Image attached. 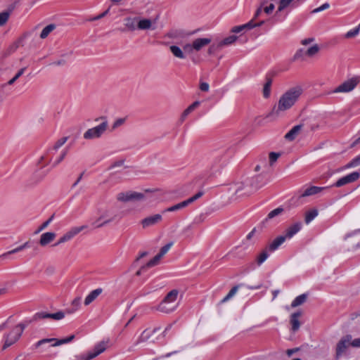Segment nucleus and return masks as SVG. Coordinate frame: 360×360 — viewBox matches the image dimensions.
Returning <instances> with one entry per match:
<instances>
[{
	"label": "nucleus",
	"instance_id": "obj_27",
	"mask_svg": "<svg viewBox=\"0 0 360 360\" xmlns=\"http://www.w3.org/2000/svg\"><path fill=\"white\" fill-rule=\"evenodd\" d=\"M271 84L272 79L270 77L266 78V82L263 88V96L266 98L269 97Z\"/></svg>",
	"mask_w": 360,
	"mask_h": 360
},
{
	"label": "nucleus",
	"instance_id": "obj_44",
	"mask_svg": "<svg viewBox=\"0 0 360 360\" xmlns=\"http://www.w3.org/2000/svg\"><path fill=\"white\" fill-rule=\"evenodd\" d=\"M126 27L129 29L130 30H134L136 29V27H135V23H134V19L131 18H127L126 19Z\"/></svg>",
	"mask_w": 360,
	"mask_h": 360
},
{
	"label": "nucleus",
	"instance_id": "obj_49",
	"mask_svg": "<svg viewBox=\"0 0 360 360\" xmlns=\"http://www.w3.org/2000/svg\"><path fill=\"white\" fill-rule=\"evenodd\" d=\"M193 43L192 42V44H186L184 46H183V49L184 51L188 52V53H192L193 51H195V49L193 47Z\"/></svg>",
	"mask_w": 360,
	"mask_h": 360
},
{
	"label": "nucleus",
	"instance_id": "obj_4",
	"mask_svg": "<svg viewBox=\"0 0 360 360\" xmlns=\"http://www.w3.org/2000/svg\"><path fill=\"white\" fill-rule=\"evenodd\" d=\"M99 120H104L100 125L88 129L84 134V138L86 139H91L94 138H98L100 137L104 131L107 129L108 127V122L106 121L105 117H101L99 118H96L95 121H98Z\"/></svg>",
	"mask_w": 360,
	"mask_h": 360
},
{
	"label": "nucleus",
	"instance_id": "obj_23",
	"mask_svg": "<svg viewBox=\"0 0 360 360\" xmlns=\"http://www.w3.org/2000/svg\"><path fill=\"white\" fill-rule=\"evenodd\" d=\"M318 215V210L313 208L307 211L305 214L304 221L306 224H309Z\"/></svg>",
	"mask_w": 360,
	"mask_h": 360
},
{
	"label": "nucleus",
	"instance_id": "obj_47",
	"mask_svg": "<svg viewBox=\"0 0 360 360\" xmlns=\"http://www.w3.org/2000/svg\"><path fill=\"white\" fill-rule=\"evenodd\" d=\"M86 226H82L79 227H75L70 230V231L72 233V236H75V235L78 234L79 232H81L82 230L86 229Z\"/></svg>",
	"mask_w": 360,
	"mask_h": 360
},
{
	"label": "nucleus",
	"instance_id": "obj_11",
	"mask_svg": "<svg viewBox=\"0 0 360 360\" xmlns=\"http://www.w3.org/2000/svg\"><path fill=\"white\" fill-rule=\"evenodd\" d=\"M162 215L160 214L148 217L141 220V224L143 228H146L159 223L162 220Z\"/></svg>",
	"mask_w": 360,
	"mask_h": 360
},
{
	"label": "nucleus",
	"instance_id": "obj_5",
	"mask_svg": "<svg viewBox=\"0 0 360 360\" xmlns=\"http://www.w3.org/2000/svg\"><path fill=\"white\" fill-rule=\"evenodd\" d=\"M179 291L178 290H172L169 292L164 300L161 302V303L158 305V309L163 313H169L173 311L174 308L169 307L167 304L174 302L178 296Z\"/></svg>",
	"mask_w": 360,
	"mask_h": 360
},
{
	"label": "nucleus",
	"instance_id": "obj_36",
	"mask_svg": "<svg viewBox=\"0 0 360 360\" xmlns=\"http://www.w3.org/2000/svg\"><path fill=\"white\" fill-rule=\"evenodd\" d=\"M173 245V243L170 242L163 247L161 248L158 255L160 256V257L162 258V257L169 251L170 248Z\"/></svg>",
	"mask_w": 360,
	"mask_h": 360
},
{
	"label": "nucleus",
	"instance_id": "obj_34",
	"mask_svg": "<svg viewBox=\"0 0 360 360\" xmlns=\"http://www.w3.org/2000/svg\"><path fill=\"white\" fill-rule=\"evenodd\" d=\"M10 16V12L9 11H4L0 13V26L4 25Z\"/></svg>",
	"mask_w": 360,
	"mask_h": 360
},
{
	"label": "nucleus",
	"instance_id": "obj_24",
	"mask_svg": "<svg viewBox=\"0 0 360 360\" xmlns=\"http://www.w3.org/2000/svg\"><path fill=\"white\" fill-rule=\"evenodd\" d=\"M56 25L54 24H50L47 26H46L41 31L40 34V38L42 39H46L49 34L55 30Z\"/></svg>",
	"mask_w": 360,
	"mask_h": 360
},
{
	"label": "nucleus",
	"instance_id": "obj_40",
	"mask_svg": "<svg viewBox=\"0 0 360 360\" xmlns=\"http://www.w3.org/2000/svg\"><path fill=\"white\" fill-rule=\"evenodd\" d=\"M283 212V209L281 207H278L271 212H270L268 214V219H272L274 217L281 214Z\"/></svg>",
	"mask_w": 360,
	"mask_h": 360
},
{
	"label": "nucleus",
	"instance_id": "obj_50",
	"mask_svg": "<svg viewBox=\"0 0 360 360\" xmlns=\"http://www.w3.org/2000/svg\"><path fill=\"white\" fill-rule=\"evenodd\" d=\"M146 330H144L140 338H139V340L137 342V344H139L141 342H145L146 340L149 338V335H146Z\"/></svg>",
	"mask_w": 360,
	"mask_h": 360
},
{
	"label": "nucleus",
	"instance_id": "obj_8",
	"mask_svg": "<svg viewBox=\"0 0 360 360\" xmlns=\"http://www.w3.org/2000/svg\"><path fill=\"white\" fill-rule=\"evenodd\" d=\"M352 340V336L347 335L344 336L337 344L336 347V356L338 357L342 353H344L347 348L351 345L350 341Z\"/></svg>",
	"mask_w": 360,
	"mask_h": 360
},
{
	"label": "nucleus",
	"instance_id": "obj_33",
	"mask_svg": "<svg viewBox=\"0 0 360 360\" xmlns=\"http://www.w3.org/2000/svg\"><path fill=\"white\" fill-rule=\"evenodd\" d=\"M74 236H72V233L69 231L65 234H64L59 240L53 245V246H56L60 243H65L68 240H70Z\"/></svg>",
	"mask_w": 360,
	"mask_h": 360
},
{
	"label": "nucleus",
	"instance_id": "obj_63",
	"mask_svg": "<svg viewBox=\"0 0 360 360\" xmlns=\"http://www.w3.org/2000/svg\"><path fill=\"white\" fill-rule=\"evenodd\" d=\"M243 26H245V29H252V28L255 27V24H253L252 21H250L245 25H243Z\"/></svg>",
	"mask_w": 360,
	"mask_h": 360
},
{
	"label": "nucleus",
	"instance_id": "obj_28",
	"mask_svg": "<svg viewBox=\"0 0 360 360\" xmlns=\"http://www.w3.org/2000/svg\"><path fill=\"white\" fill-rule=\"evenodd\" d=\"M108 341H102L94 347V351L99 355L103 353L108 347Z\"/></svg>",
	"mask_w": 360,
	"mask_h": 360
},
{
	"label": "nucleus",
	"instance_id": "obj_62",
	"mask_svg": "<svg viewBox=\"0 0 360 360\" xmlns=\"http://www.w3.org/2000/svg\"><path fill=\"white\" fill-rule=\"evenodd\" d=\"M299 350V348H294V349H288L286 351V354L288 356H290L293 353L297 352Z\"/></svg>",
	"mask_w": 360,
	"mask_h": 360
},
{
	"label": "nucleus",
	"instance_id": "obj_55",
	"mask_svg": "<svg viewBox=\"0 0 360 360\" xmlns=\"http://www.w3.org/2000/svg\"><path fill=\"white\" fill-rule=\"evenodd\" d=\"M274 9V4H270V5L269 6H266L264 8V11L266 14H270L273 11Z\"/></svg>",
	"mask_w": 360,
	"mask_h": 360
},
{
	"label": "nucleus",
	"instance_id": "obj_48",
	"mask_svg": "<svg viewBox=\"0 0 360 360\" xmlns=\"http://www.w3.org/2000/svg\"><path fill=\"white\" fill-rule=\"evenodd\" d=\"M221 49V47H218L217 44H212L210 46V48L207 50V53L209 55H212L217 51V50Z\"/></svg>",
	"mask_w": 360,
	"mask_h": 360
},
{
	"label": "nucleus",
	"instance_id": "obj_39",
	"mask_svg": "<svg viewBox=\"0 0 360 360\" xmlns=\"http://www.w3.org/2000/svg\"><path fill=\"white\" fill-rule=\"evenodd\" d=\"M54 215H52L48 220L44 221L36 231L35 233H38L41 231H42L44 229H45L49 224L51 222L52 219H53Z\"/></svg>",
	"mask_w": 360,
	"mask_h": 360
},
{
	"label": "nucleus",
	"instance_id": "obj_1",
	"mask_svg": "<svg viewBox=\"0 0 360 360\" xmlns=\"http://www.w3.org/2000/svg\"><path fill=\"white\" fill-rule=\"evenodd\" d=\"M302 94L300 86H295L285 91L279 98L277 106L273 108L276 115L292 108Z\"/></svg>",
	"mask_w": 360,
	"mask_h": 360
},
{
	"label": "nucleus",
	"instance_id": "obj_21",
	"mask_svg": "<svg viewBox=\"0 0 360 360\" xmlns=\"http://www.w3.org/2000/svg\"><path fill=\"white\" fill-rule=\"evenodd\" d=\"M169 50L173 53V55L179 59H184L186 58L185 54L183 51L177 46L172 45L169 47Z\"/></svg>",
	"mask_w": 360,
	"mask_h": 360
},
{
	"label": "nucleus",
	"instance_id": "obj_35",
	"mask_svg": "<svg viewBox=\"0 0 360 360\" xmlns=\"http://www.w3.org/2000/svg\"><path fill=\"white\" fill-rule=\"evenodd\" d=\"M280 156L281 153H279L271 152L269 155L270 166H272Z\"/></svg>",
	"mask_w": 360,
	"mask_h": 360
},
{
	"label": "nucleus",
	"instance_id": "obj_60",
	"mask_svg": "<svg viewBox=\"0 0 360 360\" xmlns=\"http://www.w3.org/2000/svg\"><path fill=\"white\" fill-rule=\"evenodd\" d=\"M124 163V161L123 160H119V161H117L115 162H114L110 167V169H113L114 167H120V166H122Z\"/></svg>",
	"mask_w": 360,
	"mask_h": 360
},
{
	"label": "nucleus",
	"instance_id": "obj_13",
	"mask_svg": "<svg viewBox=\"0 0 360 360\" xmlns=\"http://www.w3.org/2000/svg\"><path fill=\"white\" fill-rule=\"evenodd\" d=\"M56 235L53 232H46L43 233L39 240L41 246L44 247L51 243L56 238Z\"/></svg>",
	"mask_w": 360,
	"mask_h": 360
},
{
	"label": "nucleus",
	"instance_id": "obj_52",
	"mask_svg": "<svg viewBox=\"0 0 360 360\" xmlns=\"http://www.w3.org/2000/svg\"><path fill=\"white\" fill-rule=\"evenodd\" d=\"M329 6H329V4L328 3L323 4L321 6H320V7L313 10L312 13H317V12L321 11H323L325 9L328 8Z\"/></svg>",
	"mask_w": 360,
	"mask_h": 360
},
{
	"label": "nucleus",
	"instance_id": "obj_7",
	"mask_svg": "<svg viewBox=\"0 0 360 360\" xmlns=\"http://www.w3.org/2000/svg\"><path fill=\"white\" fill-rule=\"evenodd\" d=\"M74 338H75V335H72L66 338H63V339H60V340H58L56 338H45V339H42V340L38 341L36 343L35 346H36V347H39L44 343L54 342V343L52 345V346L56 347V346H59L63 344L68 343V342H71L72 340H74Z\"/></svg>",
	"mask_w": 360,
	"mask_h": 360
},
{
	"label": "nucleus",
	"instance_id": "obj_37",
	"mask_svg": "<svg viewBox=\"0 0 360 360\" xmlns=\"http://www.w3.org/2000/svg\"><path fill=\"white\" fill-rule=\"evenodd\" d=\"M239 288V285H235L233 286L229 292L227 294V295L223 299L222 302H226L228 300H229L231 297H232L238 291Z\"/></svg>",
	"mask_w": 360,
	"mask_h": 360
},
{
	"label": "nucleus",
	"instance_id": "obj_30",
	"mask_svg": "<svg viewBox=\"0 0 360 360\" xmlns=\"http://www.w3.org/2000/svg\"><path fill=\"white\" fill-rule=\"evenodd\" d=\"M320 50V48L318 44H314L311 47L309 48L306 52L305 54L308 56L309 57H313L314 56L316 55Z\"/></svg>",
	"mask_w": 360,
	"mask_h": 360
},
{
	"label": "nucleus",
	"instance_id": "obj_12",
	"mask_svg": "<svg viewBox=\"0 0 360 360\" xmlns=\"http://www.w3.org/2000/svg\"><path fill=\"white\" fill-rule=\"evenodd\" d=\"M212 39L210 38H197L193 41V48L195 51H200L205 46L210 44Z\"/></svg>",
	"mask_w": 360,
	"mask_h": 360
},
{
	"label": "nucleus",
	"instance_id": "obj_38",
	"mask_svg": "<svg viewBox=\"0 0 360 360\" xmlns=\"http://www.w3.org/2000/svg\"><path fill=\"white\" fill-rule=\"evenodd\" d=\"M359 30H360V23H359V25L356 28L354 29L353 30H350V31L347 32L345 34V38L350 39V38H352V37L356 36L359 34Z\"/></svg>",
	"mask_w": 360,
	"mask_h": 360
},
{
	"label": "nucleus",
	"instance_id": "obj_16",
	"mask_svg": "<svg viewBox=\"0 0 360 360\" xmlns=\"http://www.w3.org/2000/svg\"><path fill=\"white\" fill-rule=\"evenodd\" d=\"M302 224L300 222H297L291 226H290L285 230V234L284 236L285 238H292L295 233H297L301 229Z\"/></svg>",
	"mask_w": 360,
	"mask_h": 360
},
{
	"label": "nucleus",
	"instance_id": "obj_6",
	"mask_svg": "<svg viewBox=\"0 0 360 360\" xmlns=\"http://www.w3.org/2000/svg\"><path fill=\"white\" fill-rule=\"evenodd\" d=\"M359 82V79L358 77H352V78L345 81L344 82H342L338 86H337L333 91V92L334 94L350 92L353 89H354V88L357 86Z\"/></svg>",
	"mask_w": 360,
	"mask_h": 360
},
{
	"label": "nucleus",
	"instance_id": "obj_10",
	"mask_svg": "<svg viewBox=\"0 0 360 360\" xmlns=\"http://www.w3.org/2000/svg\"><path fill=\"white\" fill-rule=\"evenodd\" d=\"M65 317V313L62 311H58L54 314H49L46 312L37 313L34 316V319H53L56 320H60Z\"/></svg>",
	"mask_w": 360,
	"mask_h": 360
},
{
	"label": "nucleus",
	"instance_id": "obj_41",
	"mask_svg": "<svg viewBox=\"0 0 360 360\" xmlns=\"http://www.w3.org/2000/svg\"><path fill=\"white\" fill-rule=\"evenodd\" d=\"M360 165V155L352 160L349 163L345 166V168H350Z\"/></svg>",
	"mask_w": 360,
	"mask_h": 360
},
{
	"label": "nucleus",
	"instance_id": "obj_17",
	"mask_svg": "<svg viewBox=\"0 0 360 360\" xmlns=\"http://www.w3.org/2000/svg\"><path fill=\"white\" fill-rule=\"evenodd\" d=\"M325 189L324 187H318V186H310L309 188H307L304 193L301 195L302 198L316 195L317 193H319L322 192Z\"/></svg>",
	"mask_w": 360,
	"mask_h": 360
},
{
	"label": "nucleus",
	"instance_id": "obj_18",
	"mask_svg": "<svg viewBox=\"0 0 360 360\" xmlns=\"http://www.w3.org/2000/svg\"><path fill=\"white\" fill-rule=\"evenodd\" d=\"M285 239L286 238L284 236H280L277 237L268 246L269 250L271 252L276 250L283 243H284Z\"/></svg>",
	"mask_w": 360,
	"mask_h": 360
},
{
	"label": "nucleus",
	"instance_id": "obj_58",
	"mask_svg": "<svg viewBox=\"0 0 360 360\" xmlns=\"http://www.w3.org/2000/svg\"><path fill=\"white\" fill-rule=\"evenodd\" d=\"M97 356H98V354L95 351L94 352H89L88 354V355L86 356L85 360H91V359L96 357Z\"/></svg>",
	"mask_w": 360,
	"mask_h": 360
},
{
	"label": "nucleus",
	"instance_id": "obj_57",
	"mask_svg": "<svg viewBox=\"0 0 360 360\" xmlns=\"http://www.w3.org/2000/svg\"><path fill=\"white\" fill-rule=\"evenodd\" d=\"M351 346L354 347H360V338H356L350 341Z\"/></svg>",
	"mask_w": 360,
	"mask_h": 360
},
{
	"label": "nucleus",
	"instance_id": "obj_19",
	"mask_svg": "<svg viewBox=\"0 0 360 360\" xmlns=\"http://www.w3.org/2000/svg\"><path fill=\"white\" fill-rule=\"evenodd\" d=\"M102 292V289L98 288L92 292L85 298L84 304L89 305L91 304Z\"/></svg>",
	"mask_w": 360,
	"mask_h": 360
},
{
	"label": "nucleus",
	"instance_id": "obj_42",
	"mask_svg": "<svg viewBox=\"0 0 360 360\" xmlns=\"http://www.w3.org/2000/svg\"><path fill=\"white\" fill-rule=\"evenodd\" d=\"M27 246H28V242H26L23 245L16 248L15 249H13V250H11V251H8L7 253H5L4 255V256H5L6 255L14 254V253H15L17 252H19V251L23 250L24 248H27Z\"/></svg>",
	"mask_w": 360,
	"mask_h": 360
},
{
	"label": "nucleus",
	"instance_id": "obj_54",
	"mask_svg": "<svg viewBox=\"0 0 360 360\" xmlns=\"http://www.w3.org/2000/svg\"><path fill=\"white\" fill-rule=\"evenodd\" d=\"M303 56V50L299 49L293 56V60H297Z\"/></svg>",
	"mask_w": 360,
	"mask_h": 360
},
{
	"label": "nucleus",
	"instance_id": "obj_32",
	"mask_svg": "<svg viewBox=\"0 0 360 360\" xmlns=\"http://www.w3.org/2000/svg\"><path fill=\"white\" fill-rule=\"evenodd\" d=\"M268 257L266 249L264 250L257 257L256 262L257 265H261Z\"/></svg>",
	"mask_w": 360,
	"mask_h": 360
},
{
	"label": "nucleus",
	"instance_id": "obj_26",
	"mask_svg": "<svg viewBox=\"0 0 360 360\" xmlns=\"http://www.w3.org/2000/svg\"><path fill=\"white\" fill-rule=\"evenodd\" d=\"M245 189V184L242 181L236 182L234 184L232 191L234 195H240Z\"/></svg>",
	"mask_w": 360,
	"mask_h": 360
},
{
	"label": "nucleus",
	"instance_id": "obj_22",
	"mask_svg": "<svg viewBox=\"0 0 360 360\" xmlns=\"http://www.w3.org/2000/svg\"><path fill=\"white\" fill-rule=\"evenodd\" d=\"M307 299V294H302L297 297L292 302L291 307L295 308L304 304Z\"/></svg>",
	"mask_w": 360,
	"mask_h": 360
},
{
	"label": "nucleus",
	"instance_id": "obj_59",
	"mask_svg": "<svg viewBox=\"0 0 360 360\" xmlns=\"http://www.w3.org/2000/svg\"><path fill=\"white\" fill-rule=\"evenodd\" d=\"M314 41V38L304 39L301 41V44L304 46H307Z\"/></svg>",
	"mask_w": 360,
	"mask_h": 360
},
{
	"label": "nucleus",
	"instance_id": "obj_64",
	"mask_svg": "<svg viewBox=\"0 0 360 360\" xmlns=\"http://www.w3.org/2000/svg\"><path fill=\"white\" fill-rule=\"evenodd\" d=\"M203 191H198L195 195H194L192 198L193 199V200H198V198H200L201 196H202L203 195Z\"/></svg>",
	"mask_w": 360,
	"mask_h": 360
},
{
	"label": "nucleus",
	"instance_id": "obj_51",
	"mask_svg": "<svg viewBox=\"0 0 360 360\" xmlns=\"http://www.w3.org/2000/svg\"><path fill=\"white\" fill-rule=\"evenodd\" d=\"M125 122V118H120V119H117L113 124L112 125V129H115L117 127H118L119 126L122 125V124H124V122Z\"/></svg>",
	"mask_w": 360,
	"mask_h": 360
},
{
	"label": "nucleus",
	"instance_id": "obj_43",
	"mask_svg": "<svg viewBox=\"0 0 360 360\" xmlns=\"http://www.w3.org/2000/svg\"><path fill=\"white\" fill-rule=\"evenodd\" d=\"M25 68H21L18 73L15 75L13 78L8 81V84L9 85L13 84L24 72Z\"/></svg>",
	"mask_w": 360,
	"mask_h": 360
},
{
	"label": "nucleus",
	"instance_id": "obj_25",
	"mask_svg": "<svg viewBox=\"0 0 360 360\" xmlns=\"http://www.w3.org/2000/svg\"><path fill=\"white\" fill-rule=\"evenodd\" d=\"M152 22L150 19L140 20L138 22L137 27L139 30H148L151 27Z\"/></svg>",
	"mask_w": 360,
	"mask_h": 360
},
{
	"label": "nucleus",
	"instance_id": "obj_15",
	"mask_svg": "<svg viewBox=\"0 0 360 360\" xmlns=\"http://www.w3.org/2000/svg\"><path fill=\"white\" fill-rule=\"evenodd\" d=\"M302 316V311H297L290 316V324L292 326V330L293 331H296L300 328V322L299 321V318Z\"/></svg>",
	"mask_w": 360,
	"mask_h": 360
},
{
	"label": "nucleus",
	"instance_id": "obj_9",
	"mask_svg": "<svg viewBox=\"0 0 360 360\" xmlns=\"http://www.w3.org/2000/svg\"><path fill=\"white\" fill-rule=\"evenodd\" d=\"M360 176V174L357 172H352L344 177L340 178L335 184V186L341 187L347 184L356 181Z\"/></svg>",
	"mask_w": 360,
	"mask_h": 360
},
{
	"label": "nucleus",
	"instance_id": "obj_31",
	"mask_svg": "<svg viewBox=\"0 0 360 360\" xmlns=\"http://www.w3.org/2000/svg\"><path fill=\"white\" fill-rule=\"evenodd\" d=\"M294 0H280L276 13L281 12L290 5Z\"/></svg>",
	"mask_w": 360,
	"mask_h": 360
},
{
	"label": "nucleus",
	"instance_id": "obj_2",
	"mask_svg": "<svg viewBox=\"0 0 360 360\" xmlns=\"http://www.w3.org/2000/svg\"><path fill=\"white\" fill-rule=\"evenodd\" d=\"M25 328V325L24 323H19L14 326L9 333L6 334L4 336L5 341L2 347V350L6 349L16 343L22 336Z\"/></svg>",
	"mask_w": 360,
	"mask_h": 360
},
{
	"label": "nucleus",
	"instance_id": "obj_53",
	"mask_svg": "<svg viewBox=\"0 0 360 360\" xmlns=\"http://www.w3.org/2000/svg\"><path fill=\"white\" fill-rule=\"evenodd\" d=\"M210 86L207 82H201L200 84V89L202 91L207 92L209 91Z\"/></svg>",
	"mask_w": 360,
	"mask_h": 360
},
{
	"label": "nucleus",
	"instance_id": "obj_20",
	"mask_svg": "<svg viewBox=\"0 0 360 360\" xmlns=\"http://www.w3.org/2000/svg\"><path fill=\"white\" fill-rule=\"evenodd\" d=\"M238 39V37L236 35H231L228 37L224 38L223 40L218 43V47H221V49L224 46H228L233 44Z\"/></svg>",
	"mask_w": 360,
	"mask_h": 360
},
{
	"label": "nucleus",
	"instance_id": "obj_56",
	"mask_svg": "<svg viewBox=\"0 0 360 360\" xmlns=\"http://www.w3.org/2000/svg\"><path fill=\"white\" fill-rule=\"evenodd\" d=\"M244 30H245V26H243V25L236 26V27H234L232 28L231 32L238 33Z\"/></svg>",
	"mask_w": 360,
	"mask_h": 360
},
{
	"label": "nucleus",
	"instance_id": "obj_45",
	"mask_svg": "<svg viewBox=\"0 0 360 360\" xmlns=\"http://www.w3.org/2000/svg\"><path fill=\"white\" fill-rule=\"evenodd\" d=\"M68 140V137H63L60 139L56 141L55 145L53 146L54 150H58L60 146H62Z\"/></svg>",
	"mask_w": 360,
	"mask_h": 360
},
{
	"label": "nucleus",
	"instance_id": "obj_14",
	"mask_svg": "<svg viewBox=\"0 0 360 360\" xmlns=\"http://www.w3.org/2000/svg\"><path fill=\"white\" fill-rule=\"evenodd\" d=\"M302 127V124H298L295 126L285 135V139L289 141H294L295 138L300 134Z\"/></svg>",
	"mask_w": 360,
	"mask_h": 360
},
{
	"label": "nucleus",
	"instance_id": "obj_3",
	"mask_svg": "<svg viewBox=\"0 0 360 360\" xmlns=\"http://www.w3.org/2000/svg\"><path fill=\"white\" fill-rule=\"evenodd\" d=\"M150 192V190H146L144 193L136 191L122 192L117 194V199L122 202H139L146 200V193Z\"/></svg>",
	"mask_w": 360,
	"mask_h": 360
},
{
	"label": "nucleus",
	"instance_id": "obj_29",
	"mask_svg": "<svg viewBox=\"0 0 360 360\" xmlns=\"http://www.w3.org/2000/svg\"><path fill=\"white\" fill-rule=\"evenodd\" d=\"M161 259L162 257H160V256L157 254L153 259H151L144 266H143L142 268H150L154 266L160 262Z\"/></svg>",
	"mask_w": 360,
	"mask_h": 360
},
{
	"label": "nucleus",
	"instance_id": "obj_46",
	"mask_svg": "<svg viewBox=\"0 0 360 360\" xmlns=\"http://www.w3.org/2000/svg\"><path fill=\"white\" fill-rule=\"evenodd\" d=\"M184 207L183 203H182V202H180V203H178V204H176V205H173V206H172V207H170L167 208V209L166 210V211H167V212H174V211L178 210H179V209L184 208Z\"/></svg>",
	"mask_w": 360,
	"mask_h": 360
},
{
	"label": "nucleus",
	"instance_id": "obj_61",
	"mask_svg": "<svg viewBox=\"0 0 360 360\" xmlns=\"http://www.w3.org/2000/svg\"><path fill=\"white\" fill-rule=\"evenodd\" d=\"M81 298L79 297L75 298L72 302V305L77 307L80 304Z\"/></svg>",
	"mask_w": 360,
	"mask_h": 360
}]
</instances>
